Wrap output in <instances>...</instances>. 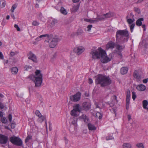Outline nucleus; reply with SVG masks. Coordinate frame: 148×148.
<instances>
[{
  "instance_id": "32",
  "label": "nucleus",
  "mask_w": 148,
  "mask_h": 148,
  "mask_svg": "<svg viewBox=\"0 0 148 148\" xmlns=\"http://www.w3.org/2000/svg\"><path fill=\"white\" fill-rule=\"evenodd\" d=\"M136 146L138 148H144V146L142 143H138L136 145Z\"/></svg>"
},
{
  "instance_id": "29",
  "label": "nucleus",
  "mask_w": 148,
  "mask_h": 148,
  "mask_svg": "<svg viewBox=\"0 0 148 148\" xmlns=\"http://www.w3.org/2000/svg\"><path fill=\"white\" fill-rule=\"evenodd\" d=\"M123 148H131V145L129 143H124L123 145Z\"/></svg>"
},
{
  "instance_id": "59",
  "label": "nucleus",
  "mask_w": 148,
  "mask_h": 148,
  "mask_svg": "<svg viewBox=\"0 0 148 148\" xmlns=\"http://www.w3.org/2000/svg\"><path fill=\"white\" fill-rule=\"evenodd\" d=\"M75 36H77V35H76V32L73 33H72L71 34V36H72L73 37Z\"/></svg>"
},
{
  "instance_id": "31",
  "label": "nucleus",
  "mask_w": 148,
  "mask_h": 148,
  "mask_svg": "<svg viewBox=\"0 0 148 148\" xmlns=\"http://www.w3.org/2000/svg\"><path fill=\"white\" fill-rule=\"evenodd\" d=\"M79 8V6L77 5L73 6L72 9V11L74 12H76L78 10Z\"/></svg>"
},
{
  "instance_id": "17",
  "label": "nucleus",
  "mask_w": 148,
  "mask_h": 148,
  "mask_svg": "<svg viewBox=\"0 0 148 148\" xmlns=\"http://www.w3.org/2000/svg\"><path fill=\"white\" fill-rule=\"evenodd\" d=\"M148 104V101L146 100H144L143 101V106L145 109H146L148 111V108L147 107Z\"/></svg>"
},
{
  "instance_id": "6",
  "label": "nucleus",
  "mask_w": 148,
  "mask_h": 148,
  "mask_svg": "<svg viewBox=\"0 0 148 148\" xmlns=\"http://www.w3.org/2000/svg\"><path fill=\"white\" fill-rule=\"evenodd\" d=\"M81 93L78 92L76 94L70 97V99L71 100L74 102L79 101L80 99Z\"/></svg>"
},
{
  "instance_id": "52",
  "label": "nucleus",
  "mask_w": 148,
  "mask_h": 148,
  "mask_svg": "<svg viewBox=\"0 0 148 148\" xmlns=\"http://www.w3.org/2000/svg\"><path fill=\"white\" fill-rule=\"evenodd\" d=\"M112 98H113V99L114 100V102H116V103H117V101L116 100V98H117L116 97V96L114 95L113 96Z\"/></svg>"
},
{
  "instance_id": "21",
  "label": "nucleus",
  "mask_w": 148,
  "mask_h": 148,
  "mask_svg": "<svg viewBox=\"0 0 148 148\" xmlns=\"http://www.w3.org/2000/svg\"><path fill=\"white\" fill-rule=\"evenodd\" d=\"M11 72L13 74H16L18 72V69L17 67H14L11 69Z\"/></svg>"
},
{
  "instance_id": "35",
  "label": "nucleus",
  "mask_w": 148,
  "mask_h": 148,
  "mask_svg": "<svg viewBox=\"0 0 148 148\" xmlns=\"http://www.w3.org/2000/svg\"><path fill=\"white\" fill-rule=\"evenodd\" d=\"M116 48L117 49L121 50L123 49L124 48V47L119 45H117L116 46Z\"/></svg>"
},
{
  "instance_id": "30",
  "label": "nucleus",
  "mask_w": 148,
  "mask_h": 148,
  "mask_svg": "<svg viewBox=\"0 0 148 148\" xmlns=\"http://www.w3.org/2000/svg\"><path fill=\"white\" fill-rule=\"evenodd\" d=\"M83 33V30L82 29H78L76 32V34L77 36L80 35Z\"/></svg>"
},
{
  "instance_id": "16",
  "label": "nucleus",
  "mask_w": 148,
  "mask_h": 148,
  "mask_svg": "<svg viewBox=\"0 0 148 148\" xmlns=\"http://www.w3.org/2000/svg\"><path fill=\"white\" fill-rule=\"evenodd\" d=\"M88 127L89 130H95L96 129L95 126L93 125L90 123H89L88 124Z\"/></svg>"
},
{
  "instance_id": "56",
  "label": "nucleus",
  "mask_w": 148,
  "mask_h": 148,
  "mask_svg": "<svg viewBox=\"0 0 148 148\" xmlns=\"http://www.w3.org/2000/svg\"><path fill=\"white\" fill-rule=\"evenodd\" d=\"M15 126V124L14 123H12L11 124V127L12 128H14Z\"/></svg>"
},
{
  "instance_id": "50",
  "label": "nucleus",
  "mask_w": 148,
  "mask_h": 148,
  "mask_svg": "<svg viewBox=\"0 0 148 148\" xmlns=\"http://www.w3.org/2000/svg\"><path fill=\"white\" fill-rule=\"evenodd\" d=\"M134 10L135 11L137 12L138 14H139L140 13V10L138 8H134Z\"/></svg>"
},
{
  "instance_id": "46",
  "label": "nucleus",
  "mask_w": 148,
  "mask_h": 148,
  "mask_svg": "<svg viewBox=\"0 0 148 148\" xmlns=\"http://www.w3.org/2000/svg\"><path fill=\"white\" fill-rule=\"evenodd\" d=\"M106 139L107 140H112L114 139V137L112 136H108L106 137Z\"/></svg>"
},
{
  "instance_id": "18",
  "label": "nucleus",
  "mask_w": 148,
  "mask_h": 148,
  "mask_svg": "<svg viewBox=\"0 0 148 148\" xmlns=\"http://www.w3.org/2000/svg\"><path fill=\"white\" fill-rule=\"evenodd\" d=\"M144 21V19L143 18L138 19L136 21V24L137 26H140L142 25V21Z\"/></svg>"
},
{
  "instance_id": "10",
  "label": "nucleus",
  "mask_w": 148,
  "mask_h": 148,
  "mask_svg": "<svg viewBox=\"0 0 148 148\" xmlns=\"http://www.w3.org/2000/svg\"><path fill=\"white\" fill-rule=\"evenodd\" d=\"M29 59L32 60L34 62H36L37 60L35 55L31 52H29L28 55Z\"/></svg>"
},
{
  "instance_id": "48",
  "label": "nucleus",
  "mask_w": 148,
  "mask_h": 148,
  "mask_svg": "<svg viewBox=\"0 0 148 148\" xmlns=\"http://www.w3.org/2000/svg\"><path fill=\"white\" fill-rule=\"evenodd\" d=\"M130 93L129 90H128L127 92L126 98H130Z\"/></svg>"
},
{
  "instance_id": "13",
  "label": "nucleus",
  "mask_w": 148,
  "mask_h": 148,
  "mask_svg": "<svg viewBox=\"0 0 148 148\" xmlns=\"http://www.w3.org/2000/svg\"><path fill=\"white\" fill-rule=\"evenodd\" d=\"M95 105L96 108H99L101 109L104 107L105 103L102 101H100L99 103L95 102Z\"/></svg>"
},
{
  "instance_id": "12",
  "label": "nucleus",
  "mask_w": 148,
  "mask_h": 148,
  "mask_svg": "<svg viewBox=\"0 0 148 148\" xmlns=\"http://www.w3.org/2000/svg\"><path fill=\"white\" fill-rule=\"evenodd\" d=\"M8 138L2 135H0V143H5L7 141Z\"/></svg>"
},
{
  "instance_id": "11",
  "label": "nucleus",
  "mask_w": 148,
  "mask_h": 148,
  "mask_svg": "<svg viewBox=\"0 0 148 148\" xmlns=\"http://www.w3.org/2000/svg\"><path fill=\"white\" fill-rule=\"evenodd\" d=\"M42 37H45L46 40H50L52 38V36L51 35L49 36L47 34H45L41 35L38 37L36 39V40L37 41H39L40 40V38Z\"/></svg>"
},
{
  "instance_id": "51",
  "label": "nucleus",
  "mask_w": 148,
  "mask_h": 148,
  "mask_svg": "<svg viewBox=\"0 0 148 148\" xmlns=\"http://www.w3.org/2000/svg\"><path fill=\"white\" fill-rule=\"evenodd\" d=\"M35 114L36 116L41 114L40 111L38 110H37L35 111Z\"/></svg>"
},
{
  "instance_id": "24",
  "label": "nucleus",
  "mask_w": 148,
  "mask_h": 148,
  "mask_svg": "<svg viewBox=\"0 0 148 148\" xmlns=\"http://www.w3.org/2000/svg\"><path fill=\"white\" fill-rule=\"evenodd\" d=\"M46 119L45 117L44 116L42 115L39 118H38L37 119V121L38 122L42 123L43 121H44Z\"/></svg>"
},
{
  "instance_id": "45",
  "label": "nucleus",
  "mask_w": 148,
  "mask_h": 148,
  "mask_svg": "<svg viewBox=\"0 0 148 148\" xmlns=\"http://www.w3.org/2000/svg\"><path fill=\"white\" fill-rule=\"evenodd\" d=\"M132 93V98L133 99V100H134L136 98V93L134 92H133Z\"/></svg>"
},
{
  "instance_id": "40",
  "label": "nucleus",
  "mask_w": 148,
  "mask_h": 148,
  "mask_svg": "<svg viewBox=\"0 0 148 148\" xmlns=\"http://www.w3.org/2000/svg\"><path fill=\"white\" fill-rule=\"evenodd\" d=\"M135 24L134 23H132V24L130 26V31L131 32H132L133 31V29L135 26Z\"/></svg>"
},
{
  "instance_id": "54",
  "label": "nucleus",
  "mask_w": 148,
  "mask_h": 148,
  "mask_svg": "<svg viewBox=\"0 0 148 148\" xmlns=\"http://www.w3.org/2000/svg\"><path fill=\"white\" fill-rule=\"evenodd\" d=\"M8 119L9 120V121L11 122V121L12 120V116L11 114H9L8 116Z\"/></svg>"
},
{
  "instance_id": "7",
  "label": "nucleus",
  "mask_w": 148,
  "mask_h": 148,
  "mask_svg": "<svg viewBox=\"0 0 148 148\" xmlns=\"http://www.w3.org/2000/svg\"><path fill=\"white\" fill-rule=\"evenodd\" d=\"M52 38L50 40H46L45 41V42H47L48 43H49L50 41L51 40V42L49 44V46L51 48H54V47L57 44V39L56 38H53L52 39Z\"/></svg>"
},
{
  "instance_id": "44",
  "label": "nucleus",
  "mask_w": 148,
  "mask_h": 148,
  "mask_svg": "<svg viewBox=\"0 0 148 148\" xmlns=\"http://www.w3.org/2000/svg\"><path fill=\"white\" fill-rule=\"evenodd\" d=\"M32 24L34 26H37L39 25V23L37 21H33Z\"/></svg>"
},
{
  "instance_id": "20",
  "label": "nucleus",
  "mask_w": 148,
  "mask_h": 148,
  "mask_svg": "<svg viewBox=\"0 0 148 148\" xmlns=\"http://www.w3.org/2000/svg\"><path fill=\"white\" fill-rule=\"evenodd\" d=\"M128 71V68L127 67H123L121 69V72L123 75L126 74Z\"/></svg>"
},
{
  "instance_id": "39",
  "label": "nucleus",
  "mask_w": 148,
  "mask_h": 148,
  "mask_svg": "<svg viewBox=\"0 0 148 148\" xmlns=\"http://www.w3.org/2000/svg\"><path fill=\"white\" fill-rule=\"evenodd\" d=\"M1 121L2 122L4 123H6L7 122V120L6 118L5 117H2L1 119Z\"/></svg>"
},
{
  "instance_id": "33",
  "label": "nucleus",
  "mask_w": 148,
  "mask_h": 148,
  "mask_svg": "<svg viewBox=\"0 0 148 148\" xmlns=\"http://www.w3.org/2000/svg\"><path fill=\"white\" fill-rule=\"evenodd\" d=\"M97 19H99L100 20H105V19L106 18H105L103 16V15H101L100 16H97Z\"/></svg>"
},
{
  "instance_id": "36",
  "label": "nucleus",
  "mask_w": 148,
  "mask_h": 148,
  "mask_svg": "<svg viewBox=\"0 0 148 148\" xmlns=\"http://www.w3.org/2000/svg\"><path fill=\"white\" fill-rule=\"evenodd\" d=\"M17 7V5L16 4H14L12 6L11 9V11L12 12H14L15 9Z\"/></svg>"
},
{
  "instance_id": "22",
  "label": "nucleus",
  "mask_w": 148,
  "mask_h": 148,
  "mask_svg": "<svg viewBox=\"0 0 148 148\" xmlns=\"http://www.w3.org/2000/svg\"><path fill=\"white\" fill-rule=\"evenodd\" d=\"M114 16V14L112 13L109 12L106 14H103V16L106 18L111 17Z\"/></svg>"
},
{
  "instance_id": "23",
  "label": "nucleus",
  "mask_w": 148,
  "mask_h": 148,
  "mask_svg": "<svg viewBox=\"0 0 148 148\" xmlns=\"http://www.w3.org/2000/svg\"><path fill=\"white\" fill-rule=\"evenodd\" d=\"M126 19L127 22L129 24H132L135 21V19L134 18H133L132 19L130 18H129L128 16H127Z\"/></svg>"
},
{
  "instance_id": "27",
  "label": "nucleus",
  "mask_w": 148,
  "mask_h": 148,
  "mask_svg": "<svg viewBox=\"0 0 148 148\" xmlns=\"http://www.w3.org/2000/svg\"><path fill=\"white\" fill-rule=\"evenodd\" d=\"M77 119L76 118H74L71 121L72 124L75 126H77Z\"/></svg>"
},
{
  "instance_id": "8",
  "label": "nucleus",
  "mask_w": 148,
  "mask_h": 148,
  "mask_svg": "<svg viewBox=\"0 0 148 148\" xmlns=\"http://www.w3.org/2000/svg\"><path fill=\"white\" fill-rule=\"evenodd\" d=\"M84 49L82 47H79L75 48L73 50L76 53L77 55H79L84 51Z\"/></svg>"
},
{
  "instance_id": "41",
  "label": "nucleus",
  "mask_w": 148,
  "mask_h": 148,
  "mask_svg": "<svg viewBox=\"0 0 148 148\" xmlns=\"http://www.w3.org/2000/svg\"><path fill=\"white\" fill-rule=\"evenodd\" d=\"M32 68V66L27 65H26L25 66L24 68L25 70H28Z\"/></svg>"
},
{
  "instance_id": "26",
  "label": "nucleus",
  "mask_w": 148,
  "mask_h": 148,
  "mask_svg": "<svg viewBox=\"0 0 148 148\" xmlns=\"http://www.w3.org/2000/svg\"><path fill=\"white\" fill-rule=\"evenodd\" d=\"M78 111L73 110L71 112V115L74 116H78Z\"/></svg>"
},
{
  "instance_id": "49",
  "label": "nucleus",
  "mask_w": 148,
  "mask_h": 148,
  "mask_svg": "<svg viewBox=\"0 0 148 148\" xmlns=\"http://www.w3.org/2000/svg\"><path fill=\"white\" fill-rule=\"evenodd\" d=\"M14 27L16 28L17 31H20V29L18 26L16 24L14 25Z\"/></svg>"
},
{
  "instance_id": "63",
  "label": "nucleus",
  "mask_w": 148,
  "mask_h": 148,
  "mask_svg": "<svg viewBox=\"0 0 148 148\" xmlns=\"http://www.w3.org/2000/svg\"><path fill=\"white\" fill-rule=\"evenodd\" d=\"M147 79H146L143 80V82L144 83H146L147 82Z\"/></svg>"
},
{
  "instance_id": "34",
  "label": "nucleus",
  "mask_w": 148,
  "mask_h": 148,
  "mask_svg": "<svg viewBox=\"0 0 148 148\" xmlns=\"http://www.w3.org/2000/svg\"><path fill=\"white\" fill-rule=\"evenodd\" d=\"M96 115L99 119H101L102 118V115L100 112L97 113L96 114Z\"/></svg>"
},
{
  "instance_id": "42",
  "label": "nucleus",
  "mask_w": 148,
  "mask_h": 148,
  "mask_svg": "<svg viewBox=\"0 0 148 148\" xmlns=\"http://www.w3.org/2000/svg\"><path fill=\"white\" fill-rule=\"evenodd\" d=\"M60 11L62 14H65V9L62 6L61 7Z\"/></svg>"
},
{
  "instance_id": "19",
  "label": "nucleus",
  "mask_w": 148,
  "mask_h": 148,
  "mask_svg": "<svg viewBox=\"0 0 148 148\" xmlns=\"http://www.w3.org/2000/svg\"><path fill=\"white\" fill-rule=\"evenodd\" d=\"M73 110L77 111L78 112H80L81 111L80 105L79 104L75 105L73 107Z\"/></svg>"
},
{
  "instance_id": "9",
  "label": "nucleus",
  "mask_w": 148,
  "mask_h": 148,
  "mask_svg": "<svg viewBox=\"0 0 148 148\" xmlns=\"http://www.w3.org/2000/svg\"><path fill=\"white\" fill-rule=\"evenodd\" d=\"M82 106L84 110H87L90 109L91 103L89 102H84L83 103Z\"/></svg>"
},
{
  "instance_id": "4",
  "label": "nucleus",
  "mask_w": 148,
  "mask_h": 148,
  "mask_svg": "<svg viewBox=\"0 0 148 148\" xmlns=\"http://www.w3.org/2000/svg\"><path fill=\"white\" fill-rule=\"evenodd\" d=\"M129 36L128 31L126 29L119 30L116 33V41L119 42H123L127 41L128 38H126Z\"/></svg>"
},
{
  "instance_id": "64",
  "label": "nucleus",
  "mask_w": 148,
  "mask_h": 148,
  "mask_svg": "<svg viewBox=\"0 0 148 148\" xmlns=\"http://www.w3.org/2000/svg\"><path fill=\"white\" fill-rule=\"evenodd\" d=\"M143 0H138L137 2V3H140L142 2Z\"/></svg>"
},
{
  "instance_id": "15",
  "label": "nucleus",
  "mask_w": 148,
  "mask_h": 148,
  "mask_svg": "<svg viewBox=\"0 0 148 148\" xmlns=\"http://www.w3.org/2000/svg\"><path fill=\"white\" fill-rule=\"evenodd\" d=\"M136 88L139 91H143L146 89V87L143 84H140L137 86Z\"/></svg>"
},
{
  "instance_id": "61",
  "label": "nucleus",
  "mask_w": 148,
  "mask_h": 148,
  "mask_svg": "<svg viewBox=\"0 0 148 148\" xmlns=\"http://www.w3.org/2000/svg\"><path fill=\"white\" fill-rule=\"evenodd\" d=\"M127 117L128 119V121H129L130 120V119H131V116L130 115H127Z\"/></svg>"
},
{
  "instance_id": "62",
  "label": "nucleus",
  "mask_w": 148,
  "mask_h": 148,
  "mask_svg": "<svg viewBox=\"0 0 148 148\" xmlns=\"http://www.w3.org/2000/svg\"><path fill=\"white\" fill-rule=\"evenodd\" d=\"M11 16L14 19H15V17L14 15V14L12 13L11 14Z\"/></svg>"
},
{
  "instance_id": "28",
  "label": "nucleus",
  "mask_w": 148,
  "mask_h": 148,
  "mask_svg": "<svg viewBox=\"0 0 148 148\" xmlns=\"http://www.w3.org/2000/svg\"><path fill=\"white\" fill-rule=\"evenodd\" d=\"M6 4L5 1V0H1L0 1V7L1 8L4 7Z\"/></svg>"
},
{
  "instance_id": "57",
  "label": "nucleus",
  "mask_w": 148,
  "mask_h": 148,
  "mask_svg": "<svg viewBox=\"0 0 148 148\" xmlns=\"http://www.w3.org/2000/svg\"><path fill=\"white\" fill-rule=\"evenodd\" d=\"M0 58L3 59V56L2 52H0Z\"/></svg>"
},
{
  "instance_id": "43",
  "label": "nucleus",
  "mask_w": 148,
  "mask_h": 148,
  "mask_svg": "<svg viewBox=\"0 0 148 148\" xmlns=\"http://www.w3.org/2000/svg\"><path fill=\"white\" fill-rule=\"evenodd\" d=\"M32 138V137L30 136H28L25 140V142L27 143L29 141V140H31Z\"/></svg>"
},
{
  "instance_id": "14",
  "label": "nucleus",
  "mask_w": 148,
  "mask_h": 148,
  "mask_svg": "<svg viewBox=\"0 0 148 148\" xmlns=\"http://www.w3.org/2000/svg\"><path fill=\"white\" fill-rule=\"evenodd\" d=\"M114 43L112 41H110L106 45V48L107 49H113L114 48Z\"/></svg>"
},
{
  "instance_id": "55",
  "label": "nucleus",
  "mask_w": 148,
  "mask_h": 148,
  "mask_svg": "<svg viewBox=\"0 0 148 148\" xmlns=\"http://www.w3.org/2000/svg\"><path fill=\"white\" fill-rule=\"evenodd\" d=\"M67 70L68 71H71V67L70 66H67Z\"/></svg>"
},
{
  "instance_id": "38",
  "label": "nucleus",
  "mask_w": 148,
  "mask_h": 148,
  "mask_svg": "<svg viewBox=\"0 0 148 148\" xmlns=\"http://www.w3.org/2000/svg\"><path fill=\"white\" fill-rule=\"evenodd\" d=\"M92 27V25H88L87 27L86 31L88 32H90L91 28Z\"/></svg>"
},
{
  "instance_id": "53",
  "label": "nucleus",
  "mask_w": 148,
  "mask_h": 148,
  "mask_svg": "<svg viewBox=\"0 0 148 148\" xmlns=\"http://www.w3.org/2000/svg\"><path fill=\"white\" fill-rule=\"evenodd\" d=\"M97 19H95V20H92V19H90V22L91 23H94L95 21H98Z\"/></svg>"
},
{
  "instance_id": "5",
  "label": "nucleus",
  "mask_w": 148,
  "mask_h": 148,
  "mask_svg": "<svg viewBox=\"0 0 148 148\" xmlns=\"http://www.w3.org/2000/svg\"><path fill=\"white\" fill-rule=\"evenodd\" d=\"M10 142L13 144L18 145L21 146L22 145V142L21 139L19 138L13 136L10 138Z\"/></svg>"
},
{
  "instance_id": "47",
  "label": "nucleus",
  "mask_w": 148,
  "mask_h": 148,
  "mask_svg": "<svg viewBox=\"0 0 148 148\" xmlns=\"http://www.w3.org/2000/svg\"><path fill=\"white\" fill-rule=\"evenodd\" d=\"M57 23V21L55 19H52L51 21V25L52 26H53L54 24Z\"/></svg>"
},
{
  "instance_id": "2",
  "label": "nucleus",
  "mask_w": 148,
  "mask_h": 148,
  "mask_svg": "<svg viewBox=\"0 0 148 148\" xmlns=\"http://www.w3.org/2000/svg\"><path fill=\"white\" fill-rule=\"evenodd\" d=\"M43 75L40 70H36L34 74H31L29 75L28 78L33 81L36 87L41 86L43 80Z\"/></svg>"
},
{
  "instance_id": "58",
  "label": "nucleus",
  "mask_w": 148,
  "mask_h": 148,
  "mask_svg": "<svg viewBox=\"0 0 148 148\" xmlns=\"http://www.w3.org/2000/svg\"><path fill=\"white\" fill-rule=\"evenodd\" d=\"M4 108V105L1 103H0V108L1 109L3 108Z\"/></svg>"
},
{
  "instance_id": "1",
  "label": "nucleus",
  "mask_w": 148,
  "mask_h": 148,
  "mask_svg": "<svg viewBox=\"0 0 148 148\" xmlns=\"http://www.w3.org/2000/svg\"><path fill=\"white\" fill-rule=\"evenodd\" d=\"M90 53L93 59L101 58V61L103 63H107L111 60V58L107 56L105 51L101 48H99L97 50H92Z\"/></svg>"
},
{
  "instance_id": "25",
  "label": "nucleus",
  "mask_w": 148,
  "mask_h": 148,
  "mask_svg": "<svg viewBox=\"0 0 148 148\" xmlns=\"http://www.w3.org/2000/svg\"><path fill=\"white\" fill-rule=\"evenodd\" d=\"M134 78L139 80L140 79V77L139 76L138 71H135L134 73Z\"/></svg>"
},
{
  "instance_id": "37",
  "label": "nucleus",
  "mask_w": 148,
  "mask_h": 148,
  "mask_svg": "<svg viewBox=\"0 0 148 148\" xmlns=\"http://www.w3.org/2000/svg\"><path fill=\"white\" fill-rule=\"evenodd\" d=\"M130 98H126V108H127V107H128V106L129 104H130Z\"/></svg>"
},
{
  "instance_id": "60",
  "label": "nucleus",
  "mask_w": 148,
  "mask_h": 148,
  "mask_svg": "<svg viewBox=\"0 0 148 148\" xmlns=\"http://www.w3.org/2000/svg\"><path fill=\"white\" fill-rule=\"evenodd\" d=\"M93 82L92 79L90 78L89 79V83L91 84L93 83Z\"/></svg>"
},
{
  "instance_id": "3",
  "label": "nucleus",
  "mask_w": 148,
  "mask_h": 148,
  "mask_svg": "<svg viewBox=\"0 0 148 148\" xmlns=\"http://www.w3.org/2000/svg\"><path fill=\"white\" fill-rule=\"evenodd\" d=\"M96 84H99L102 87L108 86L111 83V80L109 77L99 74L96 77Z\"/></svg>"
}]
</instances>
